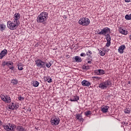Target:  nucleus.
<instances>
[{"label": "nucleus", "mask_w": 131, "mask_h": 131, "mask_svg": "<svg viewBox=\"0 0 131 131\" xmlns=\"http://www.w3.org/2000/svg\"><path fill=\"white\" fill-rule=\"evenodd\" d=\"M49 14L47 12H41L37 18V22L38 23H43L46 22L48 18Z\"/></svg>", "instance_id": "1"}, {"label": "nucleus", "mask_w": 131, "mask_h": 131, "mask_svg": "<svg viewBox=\"0 0 131 131\" xmlns=\"http://www.w3.org/2000/svg\"><path fill=\"white\" fill-rule=\"evenodd\" d=\"M19 25H20V22L16 20L13 21H9L7 22V27L10 30H15Z\"/></svg>", "instance_id": "2"}, {"label": "nucleus", "mask_w": 131, "mask_h": 131, "mask_svg": "<svg viewBox=\"0 0 131 131\" xmlns=\"http://www.w3.org/2000/svg\"><path fill=\"white\" fill-rule=\"evenodd\" d=\"M111 85H112L111 81L106 80L100 83L99 85V88L101 89V90H106V89L110 88Z\"/></svg>", "instance_id": "3"}, {"label": "nucleus", "mask_w": 131, "mask_h": 131, "mask_svg": "<svg viewBox=\"0 0 131 131\" xmlns=\"http://www.w3.org/2000/svg\"><path fill=\"white\" fill-rule=\"evenodd\" d=\"M79 24L80 25H82L83 26H88V25H90V19L88 18H81L79 21Z\"/></svg>", "instance_id": "4"}, {"label": "nucleus", "mask_w": 131, "mask_h": 131, "mask_svg": "<svg viewBox=\"0 0 131 131\" xmlns=\"http://www.w3.org/2000/svg\"><path fill=\"white\" fill-rule=\"evenodd\" d=\"M36 65L38 68H46V62L40 59L35 61Z\"/></svg>", "instance_id": "5"}, {"label": "nucleus", "mask_w": 131, "mask_h": 131, "mask_svg": "<svg viewBox=\"0 0 131 131\" xmlns=\"http://www.w3.org/2000/svg\"><path fill=\"white\" fill-rule=\"evenodd\" d=\"M3 127L4 128V129H5V130L7 131H14V128H15V127H16L15 126V125H13V124H5L4 125H3Z\"/></svg>", "instance_id": "6"}, {"label": "nucleus", "mask_w": 131, "mask_h": 131, "mask_svg": "<svg viewBox=\"0 0 131 131\" xmlns=\"http://www.w3.org/2000/svg\"><path fill=\"white\" fill-rule=\"evenodd\" d=\"M109 33H110V29L106 27L101 30L100 32L98 33V34L106 36V35H107L108 34H109Z\"/></svg>", "instance_id": "7"}, {"label": "nucleus", "mask_w": 131, "mask_h": 131, "mask_svg": "<svg viewBox=\"0 0 131 131\" xmlns=\"http://www.w3.org/2000/svg\"><path fill=\"white\" fill-rule=\"evenodd\" d=\"M60 122V119L59 118H53L51 119V123L52 125H58Z\"/></svg>", "instance_id": "8"}, {"label": "nucleus", "mask_w": 131, "mask_h": 131, "mask_svg": "<svg viewBox=\"0 0 131 131\" xmlns=\"http://www.w3.org/2000/svg\"><path fill=\"white\" fill-rule=\"evenodd\" d=\"M95 73H96L97 75H102L103 74H105V71L101 69H98L95 71Z\"/></svg>", "instance_id": "9"}, {"label": "nucleus", "mask_w": 131, "mask_h": 131, "mask_svg": "<svg viewBox=\"0 0 131 131\" xmlns=\"http://www.w3.org/2000/svg\"><path fill=\"white\" fill-rule=\"evenodd\" d=\"M81 84L83 85V86H90L91 85V82H90L89 81L86 80H83L81 82Z\"/></svg>", "instance_id": "10"}, {"label": "nucleus", "mask_w": 131, "mask_h": 131, "mask_svg": "<svg viewBox=\"0 0 131 131\" xmlns=\"http://www.w3.org/2000/svg\"><path fill=\"white\" fill-rule=\"evenodd\" d=\"M7 54H8V51L6 49H4L1 51L0 53V59H3V57H5Z\"/></svg>", "instance_id": "11"}, {"label": "nucleus", "mask_w": 131, "mask_h": 131, "mask_svg": "<svg viewBox=\"0 0 131 131\" xmlns=\"http://www.w3.org/2000/svg\"><path fill=\"white\" fill-rule=\"evenodd\" d=\"M78 100H79V97L77 96H72L70 99V101H71V102H77Z\"/></svg>", "instance_id": "12"}, {"label": "nucleus", "mask_w": 131, "mask_h": 131, "mask_svg": "<svg viewBox=\"0 0 131 131\" xmlns=\"http://www.w3.org/2000/svg\"><path fill=\"white\" fill-rule=\"evenodd\" d=\"M20 17H21V15H20V14L19 13H16L14 15V21H17V22H19V19H20Z\"/></svg>", "instance_id": "13"}, {"label": "nucleus", "mask_w": 131, "mask_h": 131, "mask_svg": "<svg viewBox=\"0 0 131 131\" xmlns=\"http://www.w3.org/2000/svg\"><path fill=\"white\" fill-rule=\"evenodd\" d=\"M125 49V46L122 45L119 47L118 51L120 53V54H123V51H124Z\"/></svg>", "instance_id": "14"}, {"label": "nucleus", "mask_w": 131, "mask_h": 131, "mask_svg": "<svg viewBox=\"0 0 131 131\" xmlns=\"http://www.w3.org/2000/svg\"><path fill=\"white\" fill-rule=\"evenodd\" d=\"M108 109H109V106H102L101 107V111L103 113H106L108 112Z\"/></svg>", "instance_id": "15"}, {"label": "nucleus", "mask_w": 131, "mask_h": 131, "mask_svg": "<svg viewBox=\"0 0 131 131\" xmlns=\"http://www.w3.org/2000/svg\"><path fill=\"white\" fill-rule=\"evenodd\" d=\"M76 118L79 120V121H83V118H82V116L80 114H77Z\"/></svg>", "instance_id": "16"}, {"label": "nucleus", "mask_w": 131, "mask_h": 131, "mask_svg": "<svg viewBox=\"0 0 131 131\" xmlns=\"http://www.w3.org/2000/svg\"><path fill=\"white\" fill-rule=\"evenodd\" d=\"M74 60H75V62H81V58L79 56H75V57H73Z\"/></svg>", "instance_id": "17"}, {"label": "nucleus", "mask_w": 131, "mask_h": 131, "mask_svg": "<svg viewBox=\"0 0 131 131\" xmlns=\"http://www.w3.org/2000/svg\"><path fill=\"white\" fill-rule=\"evenodd\" d=\"M9 108L11 109V110H14L16 108V104L14 103H12L9 105Z\"/></svg>", "instance_id": "18"}, {"label": "nucleus", "mask_w": 131, "mask_h": 131, "mask_svg": "<svg viewBox=\"0 0 131 131\" xmlns=\"http://www.w3.org/2000/svg\"><path fill=\"white\" fill-rule=\"evenodd\" d=\"M119 31L120 33H122V34H124L125 35L127 34V31H126L125 30H123V29L120 28Z\"/></svg>", "instance_id": "19"}, {"label": "nucleus", "mask_w": 131, "mask_h": 131, "mask_svg": "<svg viewBox=\"0 0 131 131\" xmlns=\"http://www.w3.org/2000/svg\"><path fill=\"white\" fill-rule=\"evenodd\" d=\"M16 130H17V131H25V129L21 126H18L16 127Z\"/></svg>", "instance_id": "20"}, {"label": "nucleus", "mask_w": 131, "mask_h": 131, "mask_svg": "<svg viewBox=\"0 0 131 131\" xmlns=\"http://www.w3.org/2000/svg\"><path fill=\"white\" fill-rule=\"evenodd\" d=\"M11 101V98L7 96H6V99L4 100V101L5 102V103H10Z\"/></svg>", "instance_id": "21"}, {"label": "nucleus", "mask_w": 131, "mask_h": 131, "mask_svg": "<svg viewBox=\"0 0 131 131\" xmlns=\"http://www.w3.org/2000/svg\"><path fill=\"white\" fill-rule=\"evenodd\" d=\"M45 80L48 82H52V79L49 76L45 77Z\"/></svg>", "instance_id": "22"}, {"label": "nucleus", "mask_w": 131, "mask_h": 131, "mask_svg": "<svg viewBox=\"0 0 131 131\" xmlns=\"http://www.w3.org/2000/svg\"><path fill=\"white\" fill-rule=\"evenodd\" d=\"M5 29H6V25L0 24V30L1 31H3V30H5Z\"/></svg>", "instance_id": "23"}, {"label": "nucleus", "mask_w": 131, "mask_h": 131, "mask_svg": "<svg viewBox=\"0 0 131 131\" xmlns=\"http://www.w3.org/2000/svg\"><path fill=\"white\" fill-rule=\"evenodd\" d=\"M39 84V83H38V82L37 81H35L33 82V85L35 88H37V86H38Z\"/></svg>", "instance_id": "24"}, {"label": "nucleus", "mask_w": 131, "mask_h": 131, "mask_svg": "<svg viewBox=\"0 0 131 131\" xmlns=\"http://www.w3.org/2000/svg\"><path fill=\"white\" fill-rule=\"evenodd\" d=\"M11 82L12 83V84H17V83H18V80L13 79L11 80Z\"/></svg>", "instance_id": "25"}, {"label": "nucleus", "mask_w": 131, "mask_h": 131, "mask_svg": "<svg viewBox=\"0 0 131 131\" xmlns=\"http://www.w3.org/2000/svg\"><path fill=\"white\" fill-rule=\"evenodd\" d=\"M105 36L107 41H111V37L110 36L109 34L106 35Z\"/></svg>", "instance_id": "26"}, {"label": "nucleus", "mask_w": 131, "mask_h": 131, "mask_svg": "<svg viewBox=\"0 0 131 131\" xmlns=\"http://www.w3.org/2000/svg\"><path fill=\"white\" fill-rule=\"evenodd\" d=\"M93 54V53H92V51H88V52H87L86 53V56H88V57H90V58L92 57V55Z\"/></svg>", "instance_id": "27"}, {"label": "nucleus", "mask_w": 131, "mask_h": 131, "mask_svg": "<svg viewBox=\"0 0 131 131\" xmlns=\"http://www.w3.org/2000/svg\"><path fill=\"white\" fill-rule=\"evenodd\" d=\"M13 63L12 61H8L6 62V66H10L13 65Z\"/></svg>", "instance_id": "28"}, {"label": "nucleus", "mask_w": 131, "mask_h": 131, "mask_svg": "<svg viewBox=\"0 0 131 131\" xmlns=\"http://www.w3.org/2000/svg\"><path fill=\"white\" fill-rule=\"evenodd\" d=\"M6 97H7V96H6V95H5L2 94V95H1V98L2 100H3V101L6 100Z\"/></svg>", "instance_id": "29"}, {"label": "nucleus", "mask_w": 131, "mask_h": 131, "mask_svg": "<svg viewBox=\"0 0 131 131\" xmlns=\"http://www.w3.org/2000/svg\"><path fill=\"white\" fill-rule=\"evenodd\" d=\"M124 112L127 114H129V113H130V110H129V108H126L124 110Z\"/></svg>", "instance_id": "30"}, {"label": "nucleus", "mask_w": 131, "mask_h": 131, "mask_svg": "<svg viewBox=\"0 0 131 131\" xmlns=\"http://www.w3.org/2000/svg\"><path fill=\"white\" fill-rule=\"evenodd\" d=\"M18 70H23V66L22 64H18Z\"/></svg>", "instance_id": "31"}, {"label": "nucleus", "mask_w": 131, "mask_h": 131, "mask_svg": "<svg viewBox=\"0 0 131 131\" xmlns=\"http://www.w3.org/2000/svg\"><path fill=\"white\" fill-rule=\"evenodd\" d=\"M91 114H92V112L91 111H88V112H86L85 113V115L86 116H89V115H91Z\"/></svg>", "instance_id": "32"}, {"label": "nucleus", "mask_w": 131, "mask_h": 131, "mask_svg": "<svg viewBox=\"0 0 131 131\" xmlns=\"http://www.w3.org/2000/svg\"><path fill=\"white\" fill-rule=\"evenodd\" d=\"M46 66L47 68H50L52 66V64L50 62L46 63Z\"/></svg>", "instance_id": "33"}, {"label": "nucleus", "mask_w": 131, "mask_h": 131, "mask_svg": "<svg viewBox=\"0 0 131 131\" xmlns=\"http://www.w3.org/2000/svg\"><path fill=\"white\" fill-rule=\"evenodd\" d=\"M110 45H111V41H107V43L106 44V47L107 48L110 47Z\"/></svg>", "instance_id": "34"}, {"label": "nucleus", "mask_w": 131, "mask_h": 131, "mask_svg": "<svg viewBox=\"0 0 131 131\" xmlns=\"http://www.w3.org/2000/svg\"><path fill=\"white\" fill-rule=\"evenodd\" d=\"M18 99L19 100V101H23L24 100V97L21 96H19L18 97Z\"/></svg>", "instance_id": "35"}, {"label": "nucleus", "mask_w": 131, "mask_h": 131, "mask_svg": "<svg viewBox=\"0 0 131 131\" xmlns=\"http://www.w3.org/2000/svg\"><path fill=\"white\" fill-rule=\"evenodd\" d=\"M100 56H105V53H104V52L101 51L100 52Z\"/></svg>", "instance_id": "36"}, {"label": "nucleus", "mask_w": 131, "mask_h": 131, "mask_svg": "<svg viewBox=\"0 0 131 131\" xmlns=\"http://www.w3.org/2000/svg\"><path fill=\"white\" fill-rule=\"evenodd\" d=\"M9 69H10L11 70H14V67H13L12 65H11V66L9 67Z\"/></svg>", "instance_id": "37"}, {"label": "nucleus", "mask_w": 131, "mask_h": 131, "mask_svg": "<svg viewBox=\"0 0 131 131\" xmlns=\"http://www.w3.org/2000/svg\"><path fill=\"white\" fill-rule=\"evenodd\" d=\"M81 57H85V54L82 53L80 54Z\"/></svg>", "instance_id": "38"}, {"label": "nucleus", "mask_w": 131, "mask_h": 131, "mask_svg": "<svg viewBox=\"0 0 131 131\" xmlns=\"http://www.w3.org/2000/svg\"><path fill=\"white\" fill-rule=\"evenodd\" d=\"M2 65H3V66H5V65H7V62L4 61V62L2 63Z\"/></svg>", "instance_id": "39"}, {"label": "nucleus", "mask_w": 131, "mask_h": 131, "mask_svg": "<svg viewBox=\"0 0 131 131\" xmlns=\"http://www.w3.org/2000/svg\"><path fill=\"white\" fill-rule=\"evenodd\" d=\"M18 108H19V105H15V108H14V109H18Z\"/></svg>", "instance_id": "40"}, {"label": "nucleus", "mask_w": 131, "mask_h": 131, "mask_svg": "<svg viewBox=\"0 0 131 131\" xmlns=\"http://www.w3.org/2000/svg\"><path fill=\"white\" fill-rule=\"evenodd\" d=\"M125 2H126V3H129V2H130V0H125Z\"/></svg>", "instance_id": "41"}, {"label": "nucleus", "mask_w": 131, "mask_h": 131, "mask_svg": "<svg viewBox=\"0 0 131 131\" xmlns=\"http://www.w3.org/2000/svg\"><path fill=\"white\" fill-rule=\"evenodd\" d=\"M85 67V69H89V68H90L89 67Z\"/></svg>", "instance_id": "42"}, {"label": "nucleus", "mask_w": 131, "mask_h": 131, "mask_svg": "<svg viewBox=\"0 0 131 131\" xmlns=\"http://www.w3.org/2000/svg\"><path fill=\"white\" fill-rule=\"evenodd\" d=\"M88 63H92V61H88Z\"/></svg>", "instance_id": "43"}, {"label": "nucleus", "mask_w": 131, "mask_h": 131, "mask_svg": "<svg viewBox=\"0 0 131 131\" xmlns=\"http://www.w3.org/2000/svg\"><path fill=\"white\" fill-rule=\"evenodd\" d=\"M129 39H131V35L129 36Z\"/></svg>", "instance_id": "44"}, {"label": "nucleus", "mask_w": 131, "mask_h": 131, "mask_svg": "<svg viewBox=\"0 0 131 131\" xmlns=\"http://www.w3.org/2000/svg\"><path fill=\"white\" fill-rule=\"evenodd\" d=\"M2 121L0 120V125H2Z\"/></svg>", "instance_id": "45"}, {"label": "nucleus", "mask_w": 131, "mask_h": 131, "mask_svg": "<svg viewBox=\"0 0 131 131\" xmlns=\"http://www.w3.org/2000/svg\"><path fill=\"white\" fill-rule=\"evenodd\" d=\"M95 78H98V77H94Z\"/></svg>", "instance_id": "46"}, {"label": "nucleus", "mask_w": 131, "mask_h": 131, "mask_svg": "<svg viewBox=\"0 0 131 131\" xmlns=\"http://www.w3.org/2000/svg\"><path fill=\"white\" fill-rule=\"evenodd\" d=\"M128 83H130V82H128Z\"/></svg>", "instance_id": "47"}]
</instances>
